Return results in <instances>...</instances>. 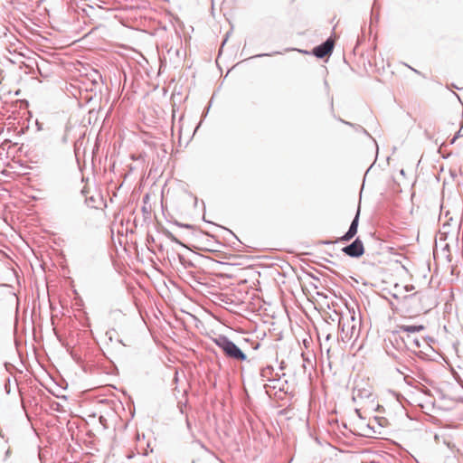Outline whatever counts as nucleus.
<instances>
[{
	"label": "nucleus",
	"mask_w": 463,
	"mask_h": 463,
	"mask_svg": "<svg viewBox=\"0 0 463 463\" xmlns=\"http://www.w3.org/2000/svg\"><path fill=\"white\" fill-rule=\"evenodd\" d=\"M214 343L224 353L225 356L236 361H245L247 355L226 335H220L214 338Z\"/></svg>",
	"instance_id": "1"
},
{
	"label": "nucleus",
	"mask_w": 463,
	"mask_h": 463,
	"mask_svg": "<svg viewBox=\"0 0 463 463\" xmlns=\"http://www.w3.org/2000/svg\"><path fill=\"white\" fill-rule=\"evenodd\" d=\"M338 326L341 330L340 338L343 342H349L353 338H357L359 335V327L356 326L354 315L350 317H341L339 319Z\"/></svg>",
	"instance_id": "2"
},
{
	"label": "nucleus",
	"mask_w": 463,
	"mask_h": 463,
	"mask_svg": "<svg viewBox=\"0 0 463 463\" xmlns=\"http://www.w3.org/2000/svg\"><path fill=\"white\" fill-rule=\"evenodd\" d=\"M372 398L371 388L365 383H357L352 392V399L354 402H363Z\"/></svg>",
	"instance_id": "3"
},
{
	"label": "nucleus",
	"mask_w": 463,
	"mask_h": 463,
	"mask_svg": "<svg viewBox=\"0 0 463 463\" xmlns=\"http://www.w3.org/2000/svg\"><path fill=\"white\" fill-rule=\"evenodd\" d=\"M342 251L352 258H359L364 253L363 241L356 238L351 244L344 247Z\"/></svg>",
	"instance_id": "4"
},
{
	"label": "nucleus",
	"mask_w": 463,
	"mask_h": 463,
	"mask_svg": "<svg viewBox=\"0 0 463 463\" xmlns=\"http://www.w3.org/2000/svg\"><path fill=\"white\" fill-rule=\"evenodd\" d=\"M334 40L332 38H328L323 43L316 46L312 52L316 57L322 59L331 54L334 49Z\"/></svg>",
	"instance_id": "5"
},
{
	"label": "nucleus",
	"mask_w": 463,
	"mask_h": 463,
	"mask_svg": "<svg viewBox=\"0 0 463 463\" xmlns=\"http://www.w3.org/2000/svg\"><path fill=\"white\" fill-rule=\"evenodd\" d=\"M359 216H360V208L358 207L356 214L353 219L348 231L341 237V241H349L352 240L355 234L357 233L358 223H359Z\"/></svg>",
	"instance_id": "6"
},
{
	"label": "nucleus",
	"mask_w": 463,
	"mask_h": 463,
	"mask_svg": "<svg viewBox=\"0 0 463 463\" xmlns=\"http://www.w3.org/2000/svg\"><path fill=\"white\" fill-rule=\"evenodd\" d=\"M425 329L424 326L419 325H401L398 326L396 333L401 335L407 336L408 335H415L416 333L421 332Z\"/></svg>",
	"instance_id": "7"
},
{
	"label": "nucleus",
	"mask_w": 463,
	"mask_h": 463,
	"mask_svg": "<svg viewBox=\"0 0 463 463\" xmlns=\"http://www.w3.org/2000/svg\"><path fill=\"white\" fill-rule=\"evenodd\" d=\"M260 377L263 381H279V375L278 373H274V368L270 365H268L260 370Z\"/></svg>",
	"instance_id": "8"
},
{
	"label": "nucleus",
	"mask_w": 463,
	"mask_h": 463,
	"mask_svg": "<svg viewBox=\"0 0 463 463\" xmlns=\"http://www.w3.org/2000/svg\"><path fill=\"white\" fill-rule=\"evenodd\" d=\"M407 348H419L420 346V340L415 335H408L407 336L401 335Z\"/></svg>",
	"instance_id": "9"
},
{
	"label": "nucleus",
	"mask_w": 463,
	"mask_h": 463,
	"mask_svg": "<svg viewBox=\"0 0 463 463\" xmlns=\"http://www.w3.org/2000/svg\"><path fill=\"white\" fill-rule=\"evenodd\" d=\"M165 235L171 241L178 243V244L184 246V244L171 232L165 231Z\"/></svg>",
	"instance_id": "10"
},
{
	"label": "nucleus",
	"mask_w": 463,
	"mask_h": 463,
	"mask_svg": "<svg viewBox=\"0 0 463 463\" xmlns=\"http://www.w3.org/2000/svg\"><path fill=\"white\" fill-rule=\"evenodd\" d=\"M180 262L184 265V268L192 267L194 264L190 260H186L184 256L178 255Z\"/></svg>",
	"instance_id": "11"
},
{
	"label": "nucleus",
	"mask_w": 463,
	"mask_h": 463,
	"mask_svg": "<svg viewBox=\"0 0 463 463\" xmlns=\"http://www.w3.org/2000/svg\"><path fill=\"white\" fill-rule=\"evenodd\" d=\"M116 334V331L114 329H111V330H109L107 333H106V335L108 336L109 340L110 342L113 341L114 339V335Z\"/></svg>",
	"instance_id": "12"
},
{
	"label": "nucleus",
	"mask_w": 463,
	"mask_h": 463,
	"mask_svg": "<svg viewBox=\"0 0 463 463\" xmlns=\"http://www.w3.org/2000/svg\"><path fill=\"white\" fill-rule=\"evenodd\" d=\"M302 357H303L304 363H307L310 366H312V362L309 358L306 357L304 354H302ZM303 367L306 368V364H303Z\"/></svg>",
	"instance_id": "13"
},
{
	"label": "nucleus",
	"mask_w": 463,
	"mask_h": 463,
	"mask_svg": "<svg viewBox=\"0 0 463 463\" xmlns=\"http://www.w3.org/2000/svg\"><path fill=\"white\" fill-rule=\"evenodd\" d=\"M461 127H463V120H462V125ZM459 137H463V133H461V129H459L454 136V140H457Z\"/></svg>",
	"instance_id": "14"
},
{
	"label": "nucleus",
	"mask_w": 463,
	"mask_h": 463,
	"mask_svg": "<svg viewBox=\"0 0 463 463\" xmlns=\"http://www.w3.org/2000/svg\"><path fill=\"white\" fill-rule=\"evenodd\" d=\"M416 295H417V293L406 296V297H404V300H410V299L413 298Z\"/></svg>",
	"instance_id": "15"
},
{
	"label": "nucleus",
	"mask_w": 463,
	"mask_h": 463,
	"mask_svg": "<svg viewBox=\"0 0 463 463\" xmlns=\"http://www.w3.org/2000/svg\"><path fill=\"white\" fill-rule=\"evenodd\" d=\"M405 289H406V291H411V290H412V289H413V286H412V285H411V286H406V287H405Z\"/></svg>",
	"instance_id": "16"
},
{
	"label": "nucleus",
	"mask_w": 463,
	"mask_h": 463,
	"mask_svg": "<svg viewBox=\"0 0 463 463\" xmlns=\"http://www.w3.org/2000/svg\"><path fill=\"white\" fill-rule=\"evenodd\" d=\"M270 55L271 54H269V53H262V54H258L255 57H263V56H270Z\"/></svg>",
	"instance_id": "17"
},
{
	"label": "nucleus",
	"mask_w": 463,
	"mask_h": 463,
	"mask_svg": "<svg viewBox=\"0 0 463 463\" xmlns=\"http://www.w3.org/2000/svg\"><path fill=\"white\" fill-rule=\"evenodd\" d=\"M456 142V140H454V137L449 141V144L450 145H453L454 143Z\"/></svg>",
	"instance_id": "18"
},
{
	"label": "nucleus",
	"mask_w": 463,
	"mask_h": 463,
	"mask_svg": "<svg viewBox=\"0 0 463 463\" xmlns=\"http://www.w3.org/2000/svg\"><path fill=\"white\" fill-rule=\"evenodd\" d=\"M355 412L360 416V412H359L358 409L355 410Z\"/></svg>",
	"instance_id": "19"
},
{
	"label": "nucleus",
	"mask_w": 463,
	"mask_h": 463,
	"mask_svg": "<svg viewBox=\"0 0 463 463\" xmlns=\"http://www.w3.org/2000/svg\"><path fill=\"white\" fill-rule=\"evenodd\" d=\"M184 227H185V228H191V225L186 224V225H184Z\"/></svg>",
	"instance_id": "20"
},
{
	"label": "nucleus",
	"mask_w": 463,
	"mask_h": 463,
	"mask_svg": "<svg viewBox=\"0 0 463 463\" xmlns=\"http://www.w3.org/2000/svg\"><path fill=\"white\" fill-rule=\"evenodd\" d=\"M88 7H89L90 9H91V10H93V9H94V8H93V6H91V5H88Z\"/></svg>",
	"instance_id": "21"
},
{
	"label": "nucleus",
	"mask_w": 463,
	"mask_h": 463,
	"mask_svg": "<svg viewBox=\"0 0 463 463\" xmlns=\"http://www.w3.org/2000/svg\"><path fill=\"white\" fill-rule=\"evenodd\" d=\"M343 122H344L345 125H350V123H349V122H346V121H344V120H343Z\"/></svg>",
	"instance_id": "22"
},
{
	"label": "nucleus",
	"mask_w": 463,
	"mask_h": 463,
	"mask_svg": "<svg viewBox=\"0 0 463 463\" xmlns=\"http://www.w3.org/2000/svg\"><path fill=\"white\" fill-rule=\"evenodd\" d=\"M329 338H330V335L328 334V335H326V340H328Z\"/></svg>",
	"instance_id": "23"
}]
</instances>
